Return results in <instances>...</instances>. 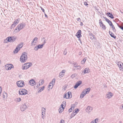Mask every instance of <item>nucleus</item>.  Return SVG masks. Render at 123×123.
<instances>
[{"instance_id":"44","label":"nucleus","mask_w":123,"mask_h":123,"mask_svg":"<svg viewBox=\"0 0 123 123\" xmlns=\"http://www.w3.org/2000/svg\"><path fill=\"white\" fill-rule=\"evenodd\" d=\"M38 47V46L37 45L35 46L34 48V50L36 51L37 50L39 49Z\"/></svg>"},{"instance_id":"32","label":"nucleus","mask_w":123,"mask_h":123,"mask_svg":"<svg viewBox=\"0 0 123 123\" xmlns=\"http://www.w3.org/2000/svg\"><path fill=\"white\" fill-rule=\"evenodd\" d=\"M45 112H42V118L44 119L45 116Z\"/></svg>"},{"instance_id":"34","label":"nucleus","mask_w":123,"mask_h":123,"mask_svg":"<svg viewBox=\"0 0 123 123\" xmlns=\"http://www.w3.org/2000/svg\"><path fill=\"white\" fill-rule=\"evenodd\" d=\"M37 43H36V42H33V41H32L31 46H35L37 44Z\"/></svg>"},{"instance_id":"57","label":"nucleus","mask_w":123,"mask_h":123,"mask_svg":"<svg viewBox=\"0 0 123 123\" xmlns=\"http://www.w3.org/2000/svg\"><path fill=\"white\" fill-rule=\"evenodd\" d=\"M61 106L62 107V109H64V108L63 107V106H64V105L63 104H62L61 105Z\"/></svg>"},{"instance_id":"58","label":"nucleus","mask_w":123,"mask_h":123,"mask_svg":"<svg viewBox=\"0 0 123 123\" xmlns=\"http://www.w3.org/2000/svg\"><path fill=\"white\" fill-rule=\"evenodd\" d=\"M119 27L122 29V30H123V26H120Z\"/></svg>"},{"instance_id":"53","label":"nucleus","mask_w":123,"mask_h":123,"mask_svg":"<svg viewBox=\"0 0 123 123\" xmlns=\"http://www.w3.org/2000/svg\"><path fill=\"white\" fill-rule=\"evenodd\" d=\"M84 4L86 6H87L88 5V4H87V2H84Z\"/></svg>"},{"instance_id":"30","label":"nucleus","mask_w":123,"mask_h":123,"mask_svg":"<svg viewBox=\"0 0 123 123\" xmlns=\"http://www.w3.org/2000/svg\"><path fill=\"white\" fill-rule=\"evenodd\" d=\"M21 100V98H16L15 99V101L17 102H20Z\"/></svg>"},{"instance_id":"25","label":"nucleus","mask_w":123,"mask_h":123,"mask_svg":"<svg viewBox=\"0 0 123 123\" xmlns=\"http://www.w3.org/2000/svg\"><path fill=\"white\" fill-rule=\"evenodd\" d=\"M23 46V43H22L18 45L17 47H18L19 49L21 48Z\"/></svg>"},{"instance_id":"10","label":"nucleus","mask_w":123,"mask_h":123,"mask_svg":"<svg viewBox=\"0 0 123 123\" xmlns=\"http://www.w3.org/2000/svg\"><path fill=\"white\" fill-rule=\"evenodd\" d=\"M119 69L120 70H123V63L121 62H118L117 64Z\"/></svg>"},{"instance_id":"18","label":"nucleus","mask_w":123,"mask_h":123,"mask_svg":"<svg viewBox=\"0 0 123 123\" xmlns=\"http://www.w3.org/2000/svg\"><path fill=\"white\" fill-rule=\"evenodd\" d=\"M3 97L4 100H5L7 97V94L5 92H3Z\"/></svg>"},{"instance_id":"14","label":"nucleus","mask_w":123,"mask_h":123,"mask_svg":"<svg viewBox=\"0 0 123 123\" xmlns=\"http://www.w3.org/2000/svg\"><path fill=\"white\" fill-rule=\"evenodd\" d=\"M81 31L80 30H79L77 32V33L76 36L78 38H80L81 37Z\"/></svg>"},{"instance_id":"64","label":"nucleus","mask_w":123,"mask_h":123,"mask_svg":"<svg viewBox=\"0 0 123 123\" xmlns=\"http://www.w3.org/2000/svg\"><path fill=\"white\" fill-rule=\"evenodd\" d=\"M90 123H94V121H92Z\"/></svg>"},{"instance_id":"15","label":"nucleus","mask_w":123,"mask_h":123,"mask_svg":"<svg viewBox=\"0 0 123 123\" xmlns=\"http://www.w3.org/2000/svg\"><path fill=\"white\" fill-rule=\"evenodd\" d=\"M6 66V69L7 70H11L12 67V66L13 67L12 65L11 64H7Z\"/></svg>"},{"instance_id":"47","label":"nucleus","mask_w":123,"mask_h":123,"mask_svg":"<svg viewBox=\"0 0 123 123\" xmlns=\"http://www.w3.org/2000/svg\"><path fill=\"white\" fill-rule=\"evenodd\" d=\"M63 54L64 55H66L67 54V50L66 49H65L64 51Z\"/></svg>"},{"instance_id":"26","label":"nucleus","mask_w":123,"mask_h":123,"mask_svg":"<svg viewBox=\"0 0 123 123\" xmlns=\"http://www.w3.org/2000/svg\"><path fill=\"white\" fill-rule=\"evenodd\" d=\"M89 69L88 68H85L84 70V74L88 73L89 71Z\"/></svg>"},{"instance_id":"11","label":"nucleus","mask_w":123,"mask_h":123,"mask_svg":"<svg viewBox=\"0 0 123 123\" xmlns=\"http://www.w3.org/2000/svg\"><path fill=\"white\" fill-rule=\"evenodd\" d=\"M93 109L92 107L88 106L87 107V108L86 109V111L88 113H89Z\"/></svg>"},{"instance_id":"60","label":"nucleus","mask_w":123,"mask_h":123,"mask_svg":"<svg viewBox=\"0 0 123 123\" xmlns=\"http://www.w3.org/2000/svg\"><path fill=\"white\" fill-rule=\"evenodd\" d=\"M63 104H64L66 105V102L65 101H63Z\"/></svg>"},{"instance_id":"28","label":"nucleus","mask_w":123,"mask_h":123,"mask_svg":"<svg viewBox=\"0 0 123 123\" xmlns=\"http://www.w3.org/2000/svg\"><path fill=\"white\" fill-rule=\"evenodd\" d=\"M55 79H53L52 81L50 82V84H52L53 85H54L55 84Z\"/></svg>"},{"instance_id":"20","label":"nucleus","mask_w":123,"mask_h":123,"mask_svg":"<svg viewBox=\"0 0 123 123\" xmlns=\"http://www.w3.org/2000/svg\"><path fill=\"white\" fill-rule=\"evenodd\" d=\"M107 16L111 18H114V17L113 16L111 13L110 12H108L107 13Z\"/></svg>"},{"instance_id":"17","label":"nucleus","mask_w":123,"mask_h":123,"mask_svg":"<svg viewBox=\"0 0 123 123\" xmlns=\"http://www.w3.org/2000/svg\"><path fill=\"white\" fill-rule=\"evenodd\" d=\"M103 17V18L110 25H111L112 24V23L111 21L110 20H109V19L105 17Z\"/></svg>"},{"instance_id":"5","label":"nucleus","mask_w":123,"mask_h":123,"mask_svg":"<svg viewBox=\"0 0 123 123\" xmlns=\"http://www.w3.org/2000/svg\"><path fill=\"white\" fill-rule=\"evenodd\" d=\"M25 26V24L24 23H22L19 24L18 26V30L17 32H19L21 30L23 29Z\"/></svg>"},{"instance_id":"56","label":"nucleus","mask_w":123,"mask_h":123,"mask_svg":"<svg viewBox=\"0 0 123 123\" xmlns=\"http://www.w3.org/2000/svg\"><path fill=\"white\" fill-rule=\"evenodd\" d=\"M86 60V58H85L84 59H83V60L82 61L85 62Z\"/></svg>"},{"instance_id":"2","label":"nucleus","mask_w":123,"mask_h":123,"mask_svg":"<svg viewBox=\"0 0 123 123\" xmlns=\"http://www.w3.org/2000/svg\"><path fill=\"white\" fill-rule=\"evenodd\" d=\"M17 38L16 37L11 36L7 37L6 39L4 40V42L7 43L8 42L12 43L14 42Z\"/></svg>"},{"instance_id":"29","label":"nucleus","mask_w":123,"mask_h":123,"mask_svg":"<svg viewBox=\"0 0 123 123\" xmlns=\"http://www.w3.org/2000/svg\"><path fill=\"white\" fill-rule=\"evenodd\" d=\"M100 26L104 30H105L106 29V27L105 25L104 24H102L101 25H100Z\"/></svg>"},{"instance_id":"49","label":"nucleus","mask_w":123,"mask_h":123,"mask_svg":"<svg viewBox=\"0 0 123 123\" xmlns=\"http://www.w3.org/2000/svg\"><path fill=\"white\" fill-rule=\"evenodd\" d=\"M99 24L100 25H101L102 24H103L102 22L101 21V19H100L99 20Z\"/></svg>"},{"instance_id":"48","label":"nucleus","mask_w":123,"mask_h":123,"mask_svg":"<svg viewBox=\"0 0 123 123\" xmlns=\"http://www.w3.org/2000/svg\"><path fill=\"white\" fill-rule=\"evenodd\" d=\"M75 115V114H74V112H73L71 114V116L72 117H73Z\"/></svg>"},{"instance_id":"63","label":"nucleus","mask_w":123,"mask_h":123,"mask_svg":"<svg viewBox=\"0 0 123 123\" xmlns=\"http://www.w3.org/2000/svg\"><path fill=\"white\" fill-rule=\"evenodd\" d=\"M83 25V23L82 22H81L80 23V25L81 26H82V25Z\"/></svg>"},{"instance_id":"42","label":"nucleus","mask_w":123,"mask_h":123,"mask_svg":"<svg viewBox=\"0 0 123 123\" xmlns=\"http://www.w3.org/2000/svg\"><path fill=\"white\" fill-rule=\"evenodd\" d=\"M98 118H96L94 120V123H97L98 122Z\"/></svg>"},{"instance_id":"52","label":"nucleus","mask_w":123,"mask_h":123,"mask_svg":"<svg viewBox=\"0 0 123 123\" xmlns=\"http://www.w3.org/2000/svg\"><path fill=\"white\" fill-rule=\"evenodd\" d=\"M64 123V121L63 119L61 120V123Z\"/></svg>"},{"instance_id":"21","label":"nucleus","mask_w":123,"mask_h":123,"mask_svg":"<svg viewBox=\"0 0 123 123\" xmlns=\"http://www.w3.org/2000/svg\"><path fill=\"white\" fill-rule=\"evenodd\" d=\"M109 34L111 37L115 39L116 38V36L114 35V34L113 33L111 32L110 31H109Z\"/></svg>"},{"instance_id":"37","label":"nucleus","mask_w":123,"mask_h":123,"mask_svg":"<svg viewBox=\"0 0 123 123\" xmlns=\"http://www.w3.org/2000/svg\"><path fill=\"white\" fill-rule=\"evenodd\" d=\"M76 76V74H73L71 76V77L72 79L74 78Z\"/></svg>"},{"instance_id":"46","label":"nucleus","mask_w":123,"mask_h":123,"mask_svg":"<svg viewBox=\"0 0 123 123\" xmlns=\"http://www.w3.org/2000/svg\"><path fill=\"white\" fill-rule=\"evenodd\" d=\"M46 109L45 108L43 107H42V112H45V110Z\"/></svg>"},{"instance_id":"16","label":"nucleus","mask_w":123,"mask_h":123,"mask_svg":"<svg viewBox=\"0 0 123 123\" xmlns=\"http://www.w3.org/2000/svg\"><path fill=\"white\" fill-rule=\"evenodd\" d=\"M113 95L112 93L111 92H109L107 94L106 96H107V98H110L112 97Z\"/></svg>"},{"instance_id":"1","label":"nucleus","mask_w":123,"mask_h":123,"mask_svg":"<svg viewBox=\"0 0 123 123\" xmlns=\"http://www.w3.org/2000/svg\"><path fill=\"white\" fill-rule=\"evenodd\" d=\"M27 52H25L23 53L20 57V61L23 62H25L27 59Z\"/></svg>"},{"instance_id":"4","label":"nucleus","mask_w":123,"mask_h":123,"mask_svg":"<svg viewBox=\"0 0 123 123\" xmlns=\"http://www.w3.org/2000/svg\"><path fill=\"white\" fill-rule=\"evenodd\" d=\"M19 93L20 95H25L27 94L28 92L26 89H22L19 90Z\"/></svg>"},{"instance_id":"19","label":"nucleus","mask_w":123,"mask_h":123,"mask_svg":"<svg viewBox=\"0 0 123 123\" xmlns=\"http://www.w3.org/2000/svg\"><path fill=\"white\" fill-rule=\"evenodd\" d=\"M65 72V70H62L59 74V77H61L60 76L62 77L64 74V73Z\"/></svg>"},{"instance_id":"24","label":"nucleus","mask_w":123,"mask_h":123,"mask_svg":"<svg viewBox=\"0 0 123 123\" xmlns=\"http://www.w3.org/2000/svg\"><path fill=\"white\" fill-rule=\"evenodd\" d=\"M20 19L19 18L15 20L13 23L16 25H17L19 22Z\"/></svg>"},{"instance_id":"45","label":"nucleus","mask_w":123,"mask_h":123,"mask_svg":"<svg viewBox=\"0 0 123 123\" xmlns=\"http://www.w3.org/2000/svg\"><path fill=\"white\" fill-rule=\"evenodd\" d=\"M75 67L77 68V69H80L81 68L80 66H76Z\"/></svg>"},{"instance_id":"33","label":"nucleus","mask_w":123,"mask_h":123,"mask_svg":"<svg viewBox=\"0 0 123 123\" xmlns=\"http://www.w3.org/2000/svg\"><path fill=\"white\" fill-rule=\"evenodd\" d=\"M110 25L111 26H112V30H113V31H116V30L115 28V27L113 25V24H112L111 25Z\"/></svg>"},{"instance_id":"9","label":"nucleus","mask_w":123,"mask_h":123,"mask_svg":"<svg viewBox=\"0 0 123 123\" xmlns=\"http://www.w3.org/2000/svg\"><path fill=\"white\" fill-rule=\"evenodd\" d=\"M27 108V106L25 104H22L20 107V109L22 111H25Z\"/></svg>"},{"instance_id":"62","label":"nucleus","mask_w":123,"mask_h":123,"mask_svg":"<svg viewBox=\"0 0 123 123\" xmlns=\"http://www.w3.org/2000/svg\"><path fill=\"white\" fill-rule=\"evenodd\" d=\"M77 20L78 21L80 20V18H78Z\"/></svg>"},{"instance_id":"40","label":"nucleus","mask_w":123,"mask_h":123,"mask_svg":"<svg viewBox=\"0 0 123 123\" xmlns=\"http://www.w3.org/2000/svg\"><path fill=\"white\" fill-rule=\"evenodd\" d=\"M54 85H52L51 84H50V83L49 84V88H50V89H52L53 87V86Z\"/></svg>"},{"instance_id":"35","label":"nucleus","mask_w":123,"mask_h":123,"mask_svg":"<svg viewBox=\"0 0 123 123\" xmlns=\"http://www.w3.org/2000/svg\"><path fill=\"white\" fill-rule=\"evenodd\" d=\"M79 111V110L78 109H75L74 111L73 112H74V114H75V115H76L77 113H78Z\"/></svg>"},{"instance_id":"59","label":"nucleus","mask_w":123,"mask_h":123,"mask_svg":"<svg viewBox=\"0 0 123 123\" xmlns=\"http://www.w3.org/2000/svg\"><path fill=\"white\" fill-rule=\"evenodd\" d=\"M85 62H84V61H81V63L82 64H84L85 63Z\"/></svg>"},{"instance_id":"51","label":"nucleus","mask_w":123,"mask_h":123,"mask_svg":"<svg viewBox=\"0 0 123 123\" xmlns=\"http://www.w3.org/2000/svg\"><path fill=\"white\" fill-rule=\"evenodd\" d=\"M2 91V89L1 87V86H0V96L1 95V92Z\"/></svg>"},{"instance_id":"55","label":"nucleus","mask_w":123,"mask_h":123,"mask_svg":"<svg viewBox=\"0 0 123 123\" xmlns=\"http://www.w3.org/2000/svg\"><path fill=\"white\" fill-rule=\"evenodd\" d=\"M40 83H39L38 85H37V88H38L40 87Z\"/></svg>"},{"instance_id":"54","label":"nucleus","mask_w":123,"mask_h":123,"mask_svg":"<svg viewBox=\"0 0 123 123\" xmlns=\"http://www.w3.org/2000/svg\"><path fill=\"white\" fill-rule=\"evenodd\" d=\"M46 40H44V42L42 44H43V45L45 44V43H46Z\"/></svg>"},{"instance_id":"23","label":"nucleus","mask_w":123,"mask_h":123,"mask_svg":"<svg viewBox=\"0 0 123 123\" xmlns=\"http://www.w3.org/2000/svg\"><path fill=\"white\" fill-rule=\"evenodd\" d=\"M45 87V86H43L42 87H41L39 88L38 89L39 90V91H38V92L40 93L42 91H43V90Z\"/></svg>"},{"instance_id":"8","label":"nucleus","mask_w":123,"mask_h":123,"mask_svg":"<svg viewBox=\"0 0 123 123\" xmlns=\"http://www.w3.org/2000/svg\"><path fill=\"white\" fill-rule=\"evenodd\" d=\"M68 95L67 98H71L72 97V93L71 92H68L65 94L63 98H65L66 97V95Z\"/></svg>"},{"instance_id":"61","label":"nucleus","mask_w":123,"mask_h":123,"mask_svg":"<svg viewBox=\"0 0 123 123\" xmlns=\"http://www.w3.org/2000/svg\"><path fill=\"white\" fill-rule=\"evenodd\" d=\"M44 13V14H45V16L46 17V18H48V16L45 13Z\"/></svg>"},{"instance_id":"22","label":"nucleus","mask_w":123,"mask_h":123,"mask_svg":"<svg viewBox=\"0 0 123 123\" xmlns=\"http://www.w3.org/2000/svg\"><path fill=\"white\" fill-rule=\"evenodd\" d=\"M75 106L74 105H73L71 106L70 108L69 109L68 111L69 112H71L72 111V110L74 109Z\"/></svg>"},{"instance_id":"6","label":"nucleus","mask_w":123,"mask_h":123,"mask_svg":"<svg viewBox=\"0 0 123 123\" xmlns=\"http://www.w3.org/2000/svg\"><path fill=\"white\" fill-rule=\"evenodd\" d=\"M32 65V63H25L24 64L25 66H22V69L23 70L26 69L30 67Z\"/></svg>"},{"instance_id":"43","label":"nucleus","mask_w":123,"mask_h":123,"mask_svg":"<svg viewBox=\"0 0 123 123\" xmlns=\"http://www.w3.org/2000/svg\"><path fill=\"white\" fill-rule=\"evenodd\" d=\"M64 109H61V108H59V113H62V111H63Z\"/></svg>"},{"instance_id":"41","label":"nucleus","mask_w":123,"mask_h":123,"mask_svg":"<svg viewBox=\"0 0 123 123\" xmlns=\"http://www.w3.org/2000/svg\"><path fill=\"white\" fill-rule=\"evenodd\" d=\"M18 30V26L15 29L14 31H13V33H16L17 32V31H16L17 30Z\"/></svg>"},{"instance_id":"38","label":"nucleus","mask_w":123,"mask_h":123,"mask_svg":"<svg viewBox=\"0 0 123 123\" xmlns=\"http://www.w3.org/2000/svg\"><path fill=\"white\" fill-rule=\"evenodd\" d=\"M16 25V24H15L14 23L12 25H11V29H12V28H13Z\"/></svg>"},{"instance_id":"12","label":"nucleus","mask_w":123,"mask_h":123,"mask_svg":"<svg viewBox=\"0 0 123 123\" xmlns=\"http://www.w3.org/2000/svg\"><path fill=\"white\" fill-rule=\"evenodd\" d=\"M29 84L31 86H33L36 84V82L34 80L32 79L29 81Z\"/></svg>"},{"instance_id":"7","label":"nucleus","mask_w":123,"mask_h":123,"mask_svg":"<svg viewBox=\"0 0 123 123\" xmlns=\"http://www.w3.org/2000/svg\"><path fill=\"white\" fill-rule=\"evenodd\" d=\"M17 86L18 87H22L24 86V82L22 80L18 81L17 82Z\"/></svg>"},{"instance_id":"50","label":"nucleus","mask_w":123,"mask_h":123,"mask_svg":"<svg viewBox=\"0 0 123 123\" xmlns=\"http://www.w3.org/2000/svg\"><path fill=\"white\" fill-rule=\"evenodd\" d=\"M40 8H41V10H42V11L44 12V13H45V12H44V9L42 7H40Z\"/></svg>"},{"instance_id":"27","label":"nucleus","mask_w":123,"mask_h":123,"mask_svg":"<svg viewBox=\"0 0 123 123\" xmlns=\"http://www.w3.org/2000/svg\"><path fill=\"white\" fill-rule=\"evenodd\" d=\"M20 50V49L18 48V47H17L13 51V53H17L18 51Z\"/></svg>"},{"instance_id":"36","label":"nucleus","mask_w":123,"mask_h":123,"mask_svg":"<svg viewBox=\"0 0 123 123\" xmlns=\"http://www.w3.org/2000/svg\"><path fill=\"white\" fill-rule=\"evenodd\" d=\"M39 49L42 48L43 46V44H38L37 45Z\"/></svg>"},{"instance_id":"3","label":"nucleus","mask_w":123,"mask_h":123,"mask_svg":"<svg viewBox=\"0 0 123 123\" xmlns=\"http://www.w3.org/2000/svg\"><path fill=\"white\" fill-rule=\"evenodd\" d=\"M90 90L91 88L90 87L86 88L84 90L81 94L80 98H83L86 94L89 93Z\"/></svg>"},{"instance_id":"13","label":"nucleus","mask_w":123,"mask_h":123,"mask_svg":"<svg viewBox=\"0 0 123 123\" xmlns=\"http://www.w3.org/2000/svg\"><path fill=\"white\" fill-rule=\"evenodd\" d=\"M81 83L82 81H77L74 86V88L75 89H76Z\"/></svg>"},{"instance_id":"39","label":"nucleus","mask_w":123,"mask_h":123,"mask_svg":"<svg viewBox=\"0 0 123 123\" xmlns=\"http://www.w3.org/2000/svg\"><path fill=\"white\" fill-rule=\"evenodd\" d=\"M39 82L41 83V85H43L44 82V80H39Z\"/></svg>"},{"instance_id":"31","label":"nucleus","mask_w":123,"mask_h":123,"mask_svg":"<svg viewBox=\"0 0 123 123\" xmlns=\"http://www.w3.org/2000/svg\"><path fill=\"white\" fill-rule=\"evenodd\" d=\"M38 38L37 37H35L33 39L32 41H33V42H36V43H37L38 41Z\"/></svg>"}]
</instances>
